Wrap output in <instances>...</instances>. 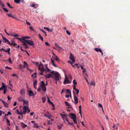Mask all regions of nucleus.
<instances>
[{"label":"nucleus","instance_id":"obj_1","mask_svg":"<svg viewBox=\"0 0 130 130\" xmlns=\"http://www.w3.org/2000/svg\"><path fill=\"white\" fill-rule=\"evenodd\" d=\"M60 76V74L58 72H54V75H53L52 78H54L55 81H59Z\"/></svg>","mask_w":130,"mask_h":130},{"label":"nucleus","instance_id":"obj_2","mask_svg":"<svg viewBox=\"0 0 130 130\" xmlns=\"http://www.w3.org/2000/svg\"><path fill=\"white\" fill-rule=\"evenodd\" d=\"M42 90L43 92H45L46 91V87L45 86V84L44 82L43 81H41V85H40Z\"/></svg>","mask_w":130,"mask_h":130},{"label":"nucleus","instance_id":"obj_3","mask_svg":"<svg viewBox=\"0 0 130 130\" xmlns=\"http://www.w3.org/2000/svg\"><path fill=\"white\" fill-rule=\"evenodd\" d=\"M24 42L31 46H33L34 45L33 41L31 40H25Z\"/></svg>","mask_w":130,"mask_h":130},{"label":"nucleus","instance_id":"obj_4","mask_svg":"<svg viewBox=\"0 0 130 130\" xmlns=\"http://www.w3.org/2000/svg\"><path fill=\"white\" fill-rule=\"evenodd\" d=\"M60 115L61 116L62 119L63 121L66 120L67 121H68V119L67 118V115L63 114L62 113H60Z\"/></svg>","mask_w":130,"mask_h":130},{"label":"nucleus","instance_id":"obj_5","mask_svg":"<svg viewBox=\"0 0 130 130\" xmlns=\"http://www.w3.org/2000/svg\"><path fill=\"white\" fill-rule=\"evenodd\" d=\"M69 117L72 119H76V116L74 113H70L68 115Z\"/></svg>","mask_w":130,"mask_h":130},{"label":"nucleus","instance_id":"obj_6","mask_svg":"<svg viewBox=\"0 0 130 130\" xmlns=\"http://www.w3.org/2000/svg\"><path fill=\"white\" fill-rule=\"evenodd\" d=\"M70 83V81L67 76L65 75V78L64 79V81L63 82V84H66L67 83Z\"/></svg>","mask_w":130,"mask_h":130},{"label":"nucleus","instance_id":"obj_7","mask_svg":"<svg viewBox=\"0 0 130 130\" xmlns=\"http://www.w3.org/2000/svg\"><path fill=\"white\" fill-rule=\"evenodd\" d=\"M2 36V38L3 41V42H4L5 43L7 42L8 44H10V42L8 39L5 38L4 36H3V35L1 34Z\"/></svg>","mask_w":130,"mask_h":130},{"label":"nucleus","instance_id":"obj_8","mask_svg":"<svg viewBox=\"0 0 130 130\" xmlns=\"http://www.w3.org/2000/svg\"><path fill=\"white\" fill-rule=\"evenodd\" d=\"M74 103L75 104H77L78 102V99L75 95H74Z\"/></svg>","mask_w":130,"mask_h":130},{"label":"nucleus","instance_id":"obj_9","mask_svg":"<svg viewBox=\"0 0 130 130\" xmlns=\"http://www.w3.org/2000/svg\"><path fill=\"white\" fill-rule=\"evenodd\" d=\"M69 59L72 61L73 62H75V60L74 59L73 54L72 53H70V54Z\"/></svg>","mask_w":130,"mask_h":130},{"label":"nucleus","instance_id":"obj_10","mask_svg":"<svg viewBox=\"0 0 130 130\" xmlns=\"http://www.w3.org/2000/svg\"><path fill=\"white\" fill-rule=\"evenodd\" d=\"M28 109V106H24L23 107V111L24 112V114H25L27 112V109Z\"/></svg>","mask_w":130,"mask_h":130},{"label":"nucleus","instance_id":"obj_11","mask_svg":"<svg viewBox=\"0 0 130 130\" xmlns=\"http://www.w3.org/2000/svg\"><path fill=\"white\" fill-rule=\"evenodd\" d=\"M119 124H113L112 126V127L113 128V130H114L115 129L117 130L118 129V127L119 126Z\"/></svg>","mask_w":130,"mask_h":130},{"label":"nucleus","instance_id":"obj_12","mask_svg":"<svg viewBox=\"0 0 130 130\" xmlns=\"http://www.w3.org/2000/svg\"><path fill=\"white\" fill-rule=\"evenodd\" d=\"M20 94L22 96H24L25 95V91L24 89H22L20 91Z\"/></svg>","mask_w":130,"mask_h":130},{"label":"nucleus","instance_id":"obj_13","mask_svg":"<svg viewBox=\"0 0 130 130\" xmlns=\"http://www.w3.org/2000/svg\"><path fill=\"white\" fill-rule=\"evenodd\" d=\"M29 92V95L31 96H34V94L32 91L31 90H28Z\"/></svg>","mask_w":130,"mask_h":130},{"label":"nucleus","instance_id":"obj_14","mask_svg":"<svg viewBox=\"0 0 130 130\" xmlns=\"http://www.w3.org/2000/svg\"><path fill=\"white\" fill-rule=\"evenodd\" d=\"M44 116L47 118V117H51V115L49 112H47L44 114Z\"/></svg>","mask_w":130,"mask_h":130},{"label":"nucleus","instance_id":"obj_15","mask_svg":"<svg viewBox=\"0 0 130 130\" xmlns=\"http://www.w3.org/2000/svg\"><path fill=\"white\" fill-rule=\"evenodd\" d=\"M53 76V75H52L51 74H48L46 75L45 76V77L46 78H50V77L52 78Z\"/></svg>","mask_w":130,"mask_h":130},{"label":"nucleus","instance_id":"obj_16","mask_svg":"<svg viewBox=\"0 0 130 130\" xmlns=\"http://www.w3.org/2000/svg\"><path fill=\"white\" fill-rule=\"evenodd\" d=\"M21 127L23 128H25L27 126V125L25 124L22 122L21 123Z\"/></svg>","mask_w":130,"mask_h":130},{"label":"nucleus","instance_id":"obj_17","mask_svg":"<svg viewBox=\"0 0 130 130\" xmlns=\"http://www.w3.org/2000/svg\"><path fill=\"white\" fill-rule=\"evenodd\" d=\"M30 6L32 7H34V8H37L38 7V6L37 5L35 4H32V5H30Z\"/></svg>","mask_w":130,"mask_h":130},{"label":"nucleus","instance_id":"obj_18","mask_svg":"<svg viewBox=\"0 0 130 130\" xmlns=\"http://www.w3.org/2000/svg\"><path fill=\"white\" fill-rule=\"evenodd\" d=\"M37 74V73L35 72L33 74L31 75V77L33 78H35L37 77V75H36Z\"/></svg>","mask_w":130,"mask_h":130},{"label":"nucleus","instance_id":"obj_19","mask_svg":"<svg viewBox=\"0 0 130 130\" xmlns=\"http://www.w3.org/2000/svg\"><path fill=\"white\" fill-rule=\"evenodd\" d=\"M47 100H47L48 102L49 103H50V104L52 105H53V106H54V104H53V103L50 100L48 97H47Z\"/></svg>","mask_w":130,"mask_h":130},{"label":"nucleus","instance_id":"obj_20","mask_svg":"<svg viewBox=\"0 0 130 130\" xmlns=\"http://www.w3.org/2000/svg\"><path fill=\"white\" fill-rule=\"evenodd\" d=\"M22 42L23 43V45L25 46V48H28V46L27 43H25L24 41H23Z\"/></svg>","mask_w":130,"mask_h":130},{"label":"nucleus","instance_id":"obj_21","mask_svg":"<svg viewBox=\"0 0 130 130\" xmlns=\"http://www.w3.org/2000/svg\"><path fill=\"white\" fill-rule=\"evenodd\" d=\"M24 63L23 67L24 68L26 67L27 69V67H28V65L27 62L25 61H24Z\"/></svg>","mask_w":130,"mask_h":130},{"label":"nucleus","instance_id":"obj_22","mask_svg":"<svg viewBox=\"0 0 130 130\" xmlns=\"http://www.w3.org/2000/svg\"><path fill=\"white\" fill-rule=\"evenodd\" d=\"M23 104L28 105V101L27 100L25 101L24 100H23Z\"/></svg>","mask_w":130,"mask_h":130},{"label":"nucleus","instance_id":"obj_23","mask_svg":"<svg viewBox=\"0 0 130 130\" xmlns=\"http://www.w3.org/2000/svg\"><path fill=\"white\" fill-rule=\"evenodd\" d=\"M51 61L52 63V64L53 66H54L55 67H57V66L55 64H54V61L52 59V58H51Z\"/></svg>","mask_w":130,"mask_h":130},{"label":"nucleus","instance_id":"obj_24","mask_svg":"<svg viewBox=\"0 0 130 130\" xmlns=\"http://www.w3.org/2000/svg\"><path fill=\"white\" fill-rule=\"evenodd\" d=\"M95 50L97 52H101L102 50L100 48H94Z\"/></svg>","mask_w":130,"mask_h":130},{"label":"nucleus","instance_id":"obj_25","mask_svg":"<svg viewBox=\"0 0 130 130\" xmlns=\"http://www.w3.org/2000/svg\"><path fill=\"white\" fill-rule=\"evenodd\" d=\"M44 29H46L47 31H48L51 32L52 31V30L51 29H50L48 27H44Z\"/></svg>","mask_w":130,"mask_h":130},{"label":"nucleus","instance_id":"obj_26","mask_svg":"<svg viewBox=\"0 0 130 130\" xmlns=\"http://www.w3.org/2000/svg\"><path fill=\"white\" fill-rule=\"evenodd\" d=\"M15 112L16 113H18L19 115H22V113H20L19 112V110L18 109H16L15 111Z\"/></svg>","mask_w":130,"mask_h":130},{"label":"nucleus","instance_id":"obj_27","mask_svg":"<svg viewBox=\"0 0 130 130\" xmlns=\"http://www.w3.org/2000/svg\"><path fill=\"white\" fill-rule=\"evenodd\" d=\"M10 48H8V50H5V52H7L8 53V54L9 55L10 54Z\"/></svg>","mask_w":130,"mask_h":130},{"label":"nucleus","instance_id":"obj_28","mask_svg":"<svg viewBox=\"0 0 130 130\" xmlns=\"http://www.w3.org/2000/svg\"><path fill=\"white\" fill-rule=\"evenodd\" d=\"M62 124H60V125H57V126L58 127V128L59 129H60L62 128Z\"/></svg>","mask_w":130,"mask_h":130},{"label":"nucleus","instance_id":"obj_29","mask_svg":"<svg viewBox=\"0 0 130 130\" xmlns=\"http://www.w3.org/2000/svg\"><path fill=\"white\" fill-rule=\"evenodd\" d=\"M41 72H44L46 71V69H44L43 67L41 69L40 68V70H39Z\"/></svg>","mask_w":130,"mask_h":130},{"label":"nucleus","instance_id":"obj_30","mask_svg":"<svg viewBox=\"0 0 130 130\" xmlns=\"http://www.w3.org/2000/svg\"><path fill=\"white\" fill-rule=\"evenodd\" d=\"M80 67L81 69L83 70V73H84L86 71V69L85 68H84L83 66H80Z\"/></svg>","mask_w":130,"mask_h":130},{"label":"nucleus","instance_id":"obj_31","mask_svg":"<svg viewBox=\"0 0 130 130\" xmlns=\"http://www.w3.org/2000/svg\"><path fill=\"white\" fill-rule=\"evenodd\" d=\"M6 122L7 124V125H9V126H10V122L8 120V119H7V118H6Z\"/></svg>","mask_w":130,"mask_h":130},{"label":"nucleus","instance_id":"obj_32","mask_svg":"<svg viewBox=\"0 0 130 130\" xmlns=\"http://www.w3.org/2000/svg\"><path fill=\"white\" fill-rule=\"evenodd\" d=\"M14 2L17 4H19L21 2V0H14Z\"/></svg>","mask_w":130,"mask_h":130},{"label":"nucleus","instance_id":"obj_33","mask_svg":"<svg viewBox=\"0 0 130 130\" xmlns=\"http://www.w3.org/2000/svg\"><path fill=\"white\" fill-rule=\"evenodd\" d=\"M24 99L22 97H20L18 98V101H23V100H24Z\"/></svg>","mask_w":130,"mask_h":130},{"label":"nucleus","instance_id":"obj_34","mask_svg":"<svg viewBox=\"0 0 130 130\" xmlns=\"http://www.w3.org/2000/svg\"><path fill=\"white\" fill-rule=\"evenodd\" d=\"M79 113H82V108L81 107V106L80 105L79 106Z\"/></svg>","mask_w":130,"mask_h":130},{"label":"nucleus","instance_id":"obj_35","mask_svg":"<svg viewBox=\"0 0 130 130\" xmlns=\"http://www.w3.org/2000/svg\"><path fill=\"white\" fill-rule=\"evenodd\" d=\"M55 45L56 47H58L60 49H62L61 47L59 46V45L56 43H55Z\"/></svg>","mask_w":130,"mask_h":130},{"label":"nucleus","instance_id":"obj_36","mask_svg":"<svg viewBox=\"0 0 130 130\" xmlns=\"http://www.w3.org/2000/svg\"><path fill=\"white\" fill-rule=\"evenodd\" d=\"M39 37L42 41H43V38L41 36V35L40 34H39Z\"/></svg>","mask_w":130,"mask_h":130},{"label":"nucleus","instance_id":"obj_37","mask_svg":"<svg viewBox=\"0 0 130 130\" xmlns=\"http://www.w3.org/2000/svg\"><path fill=\"white\" fill-rule=\"evenodd\" d=\"M66 91H67V93H66L67 94H70L71 93V91L70 89H67Z\"/></svg>","mask_w":130,"mask_h":130},{"label":"nucleus","instance_id":"obj_38","mask_svg":"<svg viewBox=\"0 0 130 130\" xmlns=\"http://www.w3.org/2000/svg\"><path fill=\"white\" fill-rule=\"evenodd\" d=\"M43 64H42L41 62H40L39 65V66L38 67V69L39 70H40V66H43Z\"/></svg>","mask_w":130,"mask_h":130},{"label":"nucleus","instance_id":"obj_39","mask_svg":"<svg viewBox=\"0 0 130 130\" xmlns=\"http://www.w3.org/2000/svg\"><path fill=\"white\" fill-rule=\"evenodd\" d=\"M42 102L43 103H44L46 100V98L45 97H44L42 98Z\"/></svg>","mask_w":130,"mask_h":130},{"label":"nucleus","instance_id":"obj_40","mask_svg":"<svg viewBox=\"0 0 130 130\" xmlns=\"http://www.w3.org/2000/svg\"><path fill=\"white\" fill-rule=\"evenodd\" d=\"M73 83L74 85H76L77 84V83L75 79L73 80Z\"/></svg>","mask_w":130,"mask_h":130},{"label":"nucleus","instance_id":"obj_41","mask_svg":"<svg viewBox=\"0 0 130 130\" xmlns=\"http://www.w3.org/2000/svg\"><path fill=\"white\" fill-rule=\"evenodd\" d=\"M54 59L56 61H60V60L58 58L57 56H56L54 58Z\"/></svg>","mask_w":130,"mask_h":130},{"label":"nucleus","instance_id":"obj_42","mask_svg":"<svg viewBox=\"0 0 130 130\" xmlns=\"http://www.w3.org/2000/svg\"><path fill=\"white\" fill-rule=\"evenodd\" d=\"M8 61L10 63V64L12 63V62L11 61V58L10 57H9L8 59Z\"/></svg>","mask_w":130,"mask_h":130},{"label":"nucleus","instance_id":"obj_43","mask_svg":"<svg viewBox=\"0 0 130 130\" xmlns=\"http://www.w3.org/2000/svg\"><path fill=\"white\" fill-rule=\"evenodd\" d=\"M34 126L38 128L39 126L37 123H34L33 124Z\"/></svg>","mask_w":130,"mask_h":130},{"label":"nucleus","instance_id":"obj_44","mask_svg":"<svg viewBox=\"0 0 130 130\" xmlns=\"http://www.w3.org/2000/svg\"><path fill=\"white\" fill-rule=\"evenodd\" d=\"M2 86L1 87H2L3 89L7 88L4 85V83H2Z\"/></svg>","mask_w":130,"mask_h":130},{"label":"nucleus","instance_id":"obj_45","mask_svg":"<svg viewBox=\"0 0 130 130\" xmlns=\"http://www.w3.org/2000/svg\"><path fill=\"white\" fill-rule=\"evenodd\" d=\"M7 5L10 8H12L13 7L12 6H10V4L8 3H7Z\"/></svg>","mask_w":130,"mask_h":130},{"label":"nucleus","instance_id":"obj_46","mask_svg":"<svg viewBox=\"0 0 130 130\" xmlns=\"http://www.w3.org/2000/svg\"><path fill=\"white\" fill-rule=\"evenodd\" d=\"M4 104L5 106L8 107V104L7 103L5 102Z\"/></svg>","mask_w":130,"mask_h":130},{"label":"nucleus","instance_id":"obj_47","mask_svg":"<svg viewBox=\"0 0 130 130\" xmlns=\"http://www.w3.org/2000/svg\"><path fill=\"white\" fill-rule=\"evenodd\" d=\"M7 15L10 17L12 18L13 16L12 14H7Z\"/></svg>","mask_w":130,"mask_h":130},{"label":"nucleus","instance_id":"obj_48","mask_svg":"<svg viewBox=\"0 0 130 130\" xmlns=\"http://www.w3.org/2000/svg\"><path fill=\"white\" fill-rule=\"evenodd\" d=\"M3 9L4 11L6 12H8V10L6 8H3Z\"/></svg>","mask_w":130,"mask_h":130},{"label":"nucleus","instance_id":"obj_49","mask_svg":"<svg viewBox=\"0 0 130 130\" xmlns=\"http://www.w3.org/2000/svg\"><path fill=\"white\" fill-rule=\"evenodd\" d=\"M6 89H7V88H6L4 89H3V93L4 94H5V93H6V91L7 90Z\"/></svg>","mask_w":130,"mask_h":130},{"label":"nucleus","instance_id":"obj_50","mask_svg":"<svg viewBox=\"0 0 130 130\" xmlns=\"http://www.w3.org/2000/svg\"><path fill=\"white\" fill-rule=\"evenodd\" d=\"M15 38L20 40L21 42H22L23 41H22V40L21 38Z\"/></svg>","mask_w":130,"mask_h":130},{"label":"nucleus","instance_id":"obj_51","mask_svg":"<svg viewBox=\"0 0 130 130\" xmlns=\"http://www.w3.org/2000/svg\"><path fill=\"white\" fill-rule=\"evenodd\" d=\"M12 114L10 111H8V112L7 114V116H8L9 115H11Z\"/></svg>","mask_w":130,"mask_h":130},{"label":"nucleus","instance_id":"obj_52","mask_svg":"<svg viewBox=\"0 0 130 130\" xmlns=\"http://www.w3.org/2000/svg\"><path fill=\"white\" fill-rule=\"evenodd\" d=\"M66 31L67 34L68 35H70V33L67 30H66Z\"/></svg>","mask_w":130,"mask_h":130},{"label":"nucleus","instance_id":"obj_53","mask_svg":"<svg viewBox=\"0 0 130 130\" xmlns=\"http://www.w3.org/2000/svg\"><path fill=\"white\" fill-rule=\"evenodd\" d=\"M98 105H99V107H101L102 108H103V106H102V104H100V103H98Z\"/></svg>","mask_w":130,"mask_h":130},{"label":"nucleus","instance_id":"obj_54","mask_svg":"<svg viewBox=\"0 0 130 130\" xmlns=\"http://www.w3.org/2000/svg\"><path fill=\"white\" fill-rule=\"evenodd\" d=\"M64 103L67 106H68L69 105V103L67 102H65Z\"/></svg>","mask_w":130,"mask_h":130},{"label":"nucleus","instance_id":"obj_55","mask_svg":"<svg viewBox=\"0 0 130 130\" xmlns=\"http://www.w3.org/2000/svg\"><path fill=\"white\" fill-rule=\"evenodd\" d=\"M76 91V93L77 94L79 92V90H78L77 89H76V90H75Z\"/></svg>","mask_w":130,"mask_h":130},{"label":"nucleus","instance_id":"obj_56","mask_svg":"<svg viewBox=\"0 0 130 130\" xmlns=\"http://www.w3.org/2000/svg\"><path fill=\"white\" fill-rule=\"evenodd\" d=\"M37 82L35 80V81H34L33 82V85H37Z\"/></svg>","mask_w":130,"mask_h":130},{"label":"nucleus","instance_id":"obj_57","mask_svg":"<svg viewBox=\"0 0 130 130\" xmlns=\"http://www.w3.org/2000/svg\"><path fill=\"white\" fill-rule=\"evenodd\" d=\"M29 28L30 30H32V31L34 30V29L31 26H30Z\"/></svg>","mask_w":130,"mask_h":130},{"label":"nucleus","instance_id":"obj_58","mask_svg":"<svg viewBox=\"0 0 130 130\" xmlns=\"http://www.w3.org/2000/svg\"><path fill=\"white\" fill-rule=\"evenodd\" d=\"M4 31H5V32H6V34L8 36H9V35H9V34H8V33L6 31V29H4Z\"/></svg>","mask_w":130,"mask_h":130},{"label":"nucleus","instance_id":"obj_59","mask_svg":"<svg viewBox=\"0 0 130 130\" xmlns=\"http://www.w3.org/2000/svg\"><path fill=\"white\" fill-rule=\"evenodd\" d=\"M90 85H93L94 86L95 85V83L94 82H92L91 83Z\"/></svg>","mask_w":130,"mask_h":130},{"label":"nucleus","instance_id":"obj_60","mask_svg":"<svg viewBox=\"0 0 130 130\" xmlns=\"http://www.w3.org/2000/svg\"><path fill=\"white\" fill-rule=\"evenodd\" d=\"M14 43L13 41H12V43H10V44H9L11 46L12 45H13L14 44Z\"/></svg>","mask_w":130,"mask_h":130},{"label":"nucleus","instance_id":"obj_61","mask_svg":"<svg viewBox=\"0 0 130 130\" xmlns=\"http://www.w3.org/2000/svg\"><path fill=\"white\" fill-rule=\"evenodd\" d=\"M68 62L69 63H70L71 65L73 64L72 62H71L70 60H69L68 61Z\"/></svg>","mask_w":130,"mask_h":130},{"label":"nucleus","instance_id":"obj_62","mask_svg":"<svg viewBox=\"0 0 130 130\" xmlns=\"http://www.w3.org/2000/svg\"><path fill=\"white\" fill-rule=\"evenodd\" d=\"M6 69H11V68L7 66H6L5 67Z\"/></svg>","mask_w":130,"mask_h":130},{"label":"nucleus","instance_id":"obj_63","mask_svg":"<svg viewBox=\"0 0 130 130\" xmlns=\"http://www.w3.org/2000/svg\"><path fill=\"white\" fill-rule=\"evenodd\" d=\"M45 44H46V45L48 46H49L50 45V44H49V43L47 42H46L45 43Z\"/></svg>","mask_w":130,"mask_h":130},{"label":"nucleus","instance_id":"obj_64","mask_svg":"<svg viewBox=\"0 0 130 130\" xmlns=\"http://www.w3.org/2000/svg\"><path fill=\"white\" fill-rule=\"evenodd\" d=\"M48 125H50L51 124H52V123L51 122H50V121H48Z\"/></svg>","mask_w":130,"mask_h":130}]
</instances>
